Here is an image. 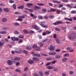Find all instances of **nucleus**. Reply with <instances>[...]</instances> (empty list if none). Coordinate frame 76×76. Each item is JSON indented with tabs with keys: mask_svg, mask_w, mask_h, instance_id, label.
Segmentation results:
<instances>
[{
	"mask_svg": "<svg viewBox=\"0 0 76 76\" xmlns=\"http://www.w3.org/2000/svg\"><path fill=\"white\" fill-rule=\"evenodd\" d=\"M76 33H72L68 35V37L69 39H74V37H75V36H76Z\"/></svg>",
	"mask_w": 76,
	"mask_h": 76,
	"instance_id": "nucleus-1",
	"label": "nucleus"
},
{
	"mask_svg": "<svg viewBox=\"0 0 76 76\" xmlns=\"http://www.w3.org/2000/svg\"><path fill=\"white\" fill-rule=\"evenodd\" d=\"M54 48H55V46L53 45H50V48H49V50L50 51H54Z\"/></svg>",
	"mask_w": 76,
	"mask_h": 76,
	"instance_id": "nucleus-7",
	"label": "nucleus"
},
{
	"mask_svg": "<svg viewBox=\"0 0 76 76\" xmlns=\"http://www.w3.org/2000/svg\"><path fill=\"white\" fill-rule=\"evenodd\" d=\"M15 34H19V32L17 31H14Z\"/></svg>",
	"mask_w": 76,
	"mask_h": 76,
	"instance_id": "nucleus-50",
	"label": "nucleus"
},
{
	"mask_svg": "<svg viewBox=\"0 0 76 76\" xmlns=\"http://www.w3.org/2000/svg\"><path fill=\"white\" fill-rule=\"evenodd\" d=\"M14 1L12 0H10L9 1V2L10 3H14Z\"/></svg>",
	"mask_w": 76,
	"mask_h": 76,
	"instance_id": "nucleus-57",
	"label": "nucleus"
},
{
	"mask_svg": "<svg viewBox=\"0 0 76 76\" xmlns=\"http://www.w3.org/2000/svg\"><path fill=\"white\" fill-rule=\"evenodd\" d=\"M15 52V53H17L18 54H20L22 52V50H21V49L18 48L16 49ZM15 52L13 51H12V54H15Z\"/></svg>",
	"mask_w": 76,
	"mask_h": 76,
	"instance_id": "nucleus-2",
	"label": "nucleus"
},
{
	"mask_svg": "<svg viewBox=\"0 0 76 76\" xmlns=\"http://www.w3.org/2000/svg\"><path fill=\"white\" fill-rule=\"evenodd\" d=\"M41 55H42V56H48L47 55L43 53H41Z\"/></svg>",
	"mask_w": 76,
	"mask_h": 76,
	"instance_id": "nucleus-53",
	"label": "nucleus"
},
{
	"mask_svg": "<svg viewBox=\"0 0 76 76\" xmlns=\"http://www.w3.org/2000/svg\"><path fill=\"white\" fill-rule=\"evenodd\" d=\"M11 39L12 41H15V37H11Z\"/></svg>",
	"mask_w": 76,
	"mask_h": 76,
	"instance_id": "nucleus-39",
	"label": "nucleus"
},
{
	"mask_svg": "<svg viewBox=\"0 0 76 76\" xmlns=\"http://www.w3.org/2000/svg\"><path fill=\"white\" fill-rule=\"evenodd\" d=\"M23 53H24V54H28V52L25 50H23Z\"/></svg>",
	"mask_w": 76,
	"mask_h": 76,
	"instance_id": "nucleus-35",
	"label": "nucleus"
},
{
	"mask_svg": "<svg viewBox=\"0 0 76 76\" xmlns=\"http://www.w3.org/2000/svg\"><path fill=\"white\" fill-rule=\"evenodd\" d=\"M4 43L2 42H1L0 41V47H1V46H3L4 45Z\"/></svg>",
	"mask_w": 76,
	"mask_h": 76,
	"instance_id": "nucleus-45",
	"label": "nucleus"
},
{
	"mask_svg": "<svg viewBox=\"0 0 76 76\" xmlns=\"http://www.w3.org/2000/svg\"><path fill=\"white\" fill-rule=\"evenodd\" d=\"M7 20V19L6 18H4L2 19V21L3 22H6Z\"/></svg>",
	"mask_w": 76,
	"mask_h": 76,
	"instance_id": "nucleus-20",
	"label": "nucleus"
},
{
	"mask_svg": "<svg viewBox=\"0 0 76 76\" xmlns=\"http://www.w3.org/2000/svg\"><path fill=\"white\" fill-rule=\"evenodd\" d=\"M39 44L41 45L40 47H41V46H42V45H44V43L41 42H39Z\"/></svg>",
	"mask_w": 76,
	"mask_h": 76,
	"instance_id": "nucleus-54",
	"label": "nucleus"
},
{
	"mask_svg": "<svg viewBox=\"0 0 76 76\" xmlns=\"http://www.w3.org/2000/svg\"><path fill=\"white\" fill-rule=\"evenodd\" d=\"M37 5H38V6H44V4H37Z\"/></svg>",
	"mask_w": 76,
	"mask_h": 76,
	"instance_id": "nucleus-52",
	"label": "nucleus"
},
{
	"mask_svg": "<svg viewBox=\"0 0 76 76\" xmlns=\"http://www.w3.org/2000/svg\"><path fill=\"white\" fill-rule=\"evenodd\" d=\"M33 61H39V59H38V58H35V57H34L33 58Z\"/></svg>",
	"mask_w": 76,
	"mask_h": 76,
	"instance_id": "nucleus-12",
	"label": "nucleus"
},
{
	"mask_svg": "<svg viewBox=\"0 0 76 76\" xmlns=\"http://www.w3.org/2000/svg\"><path fill=\"white\" fill-rule=\"evenodd\" d=\"M74 73V72L72 71H70L69 72V74L70 75H73Z\"/></svg>",
	"mask_w": 76,
	"mask_h": 76,
	"instance_id": "nucleus-38",
	"label": "nucleus"
},
{
	"mask_svg": "<svg viewBox=\"0 0 76 76\" xmlns=\"http://www.w3.org/2000/svg\"><path fill=\"white\" fill-rule=\"evenodd\" d=\"M34 76H39L38 74L37 73H34Z\"/></svg>",
	"mask_w": 76,
	"mask_h": 76,
	"instance_id": "nucleus-64",
	"label": "nucleus"
},
{
	"mask_svg": "<svg viewBox=\"0 0 76 76\" xmlns=\"http://www.w3.org/2000/svg\"><path fill=\"white\" fill-rule=\"evenodd\" d=\"M50 72V71H48L45 72L44 74L45 75H49V72Z\"/></svg>",
	"mask_w": 76,
	"mask_h": 76,
	"instance_id": "nucleus-29",
	"label": "nucleus"
},
{
	"mask_svg": "<svg viewBox=\"0 0 76 76\" xmlns=\"http://www.w3.org/2000/svg\"><path fill=\"white\" fill-rule=\"evenodd\" d=\"M48 40H49V39H46L43 41V42H47V41L48 42H50V41H48Z\"/></svg>",
	"mask_w": 76,
	"mask_h": 76,
	"instance_id": "nucleus-30",
	"label": "nucleus"
},
{
	"mask_svg": "<svg viewBox=\"0 0 76 76\" xmlns=\"http://www.w3.org/2000/svg\"><path fill=\"white\" fill-rule=\"evenodd\" d=\"M66 6V7H70V8H72V7L71 4H66L65 5Z\"/></svg>",
	"mask_w": 76,
	"mask_h": 76,
	"instance_id": "nucleus-25",
	"label": "nucleus"
},
{
	"mask_svg": "<svg viewBox=\"0 0 76 76\" xmlns=\"http://www.w3.org/2000/svg\"><path fill=\"white\" fill-rule=\"evenodd\" d=\"M14 26H19V23H18L16 22L14 23Z\"/></svg>",
	"mask_w": 76,
	"mask_h": 76,
	"instance_id": "nucleus-31",
	"label": "nucleus"
},
{
	"mask_svg": "<svg viewBox=\"0 0 76 76\" xmlns=\"http://www.w3.org/2000/svg\"><path fill=\"white\" fill-rule=\"evenodd\" d=\"M62 1L63 2H65V3L68 2V0H62Z\"/></svg>",
	"mask_w": 76,
	"mask_h": 76,
	"instance_id": "nucleus-58",
	"label": "nucleus"
},
{
	"mask_svg": "<svg viewBox=\"0 0 76 76\" xmlns=\"http://www.w3.org/2000/svg\"><path fill=\"white\" fill-rule=\"evenodd\" d=\"M48 54L50 56H54V55H56V52L54 51L53 52H50L48 53Z\"/></svg>",
	"mask_w": 76,
	"mask_h": 76,
	"instance_id": "nucleus-10",
	"label": "nucleus"
},
{
	"mask_svg": "<svg viewBox=\"0 0 76 76\" xmlns=\"http://www.w3.org/2000/svg\"><path fill=\"white\" fill-rule=\"evenodd\" d=\"M52 60V58L50 57H48L46 58L47 61H51Z\"/></svg>",
	"mask_w": 76,
	"mask_h": 76,
	"instance_id": "nucleus-21",
	"label": "nucleus"
},
{
	"mask_svg": "<svg viewBox=\"0 0 76 76\" xmlns=\"http://www.w3.org/2000/svg\"><path fill=\"white\" fill-rule=\"evenodd\" d=\"M56 62H57V61L54 60V61H52V64H55V63H56Z\"/></svg>",
	"mask_w": 76,
	"mask_h": 76,
	"instance_id": "nucleus-59",
	"label": "nucleus"
},
{
	"mask_svg": "<svg viewBox=\"0 0 76 76\" xmlns=\"http://www.w3.org/2000/svg\"><path fill=\"white\" fill-rule=\"evenodd\" d=\"M68 58H64L62 60V62L63 63H64V62H65V61H67V60H68Z\"/></svg>",
	"mask_w": 76,
	"mask_h": 76,
	"instance_id": "nucleus-13",
	"label": "nucleus"
},
{
	"mask_svg": "<svg viewBox=\"0 0 76 76\" xmlns=\"http://www.w3.org/2000/svg\"><path fill=\"white\" fill-rule=\"evenodd\" d=\"M61 57V56L60 55H56L55 56V58H60Z\"/></svg>",
	"mask_w": 76,
	"mask_h": 76,
	"instance_id": "nucleus-33",
	"label": "nucleus"
},
{
	"mask_svg": "<svg viewBox=\"0 0 76 76\" xmlns=\"http://www.w3.org/2000/svg\"><path fill=\"white\" fill-rule=\"evenodd\" d=\"M33 56L35 57H40L41 56L37 53H34L33 54Z\"/></svg>",
	"mask_w": 76,
	"mask_h": 76,
	"instance_id": "nucleus-16",
	"label": "nucleus"
},
{
	"mask_svg": "<svg viewBox=\"0 0 76 76\" xmlns=\"http://www.w3.org/2000/svg\"><path fill=\"white\" fill-rule=\"evenodd\" d=\"M12 7L14 9H16V6L15 4H13L12 5Z\"/></svg>",
	"mask_w": 76,
	"mask_h": 76,
	"instance_id": "nucleus-41",
	"label": "nucleus"
},
{
	"mask_svg": "<svg viewBox=\"0 0 76 76\" xmlns=\"http://www.w3.org/2000/svg\"><path fill=\"white\" fill-rule=\"evenodd\" d=\"M14 60H16V61H20V59L18 57H16L14 58Z\"/></svg>",
	"mask_w": 76,
	"mask_h": 76,
	"instance_id": "nucleus-19",
	"label": "nucleus"
},
{
	"mask_svg": "<svg viewBox=\"0 0 76 76\" xmlns=\"http://www.w3.org/2000/svg\"><path fill=\"white\" fill-rule=\"evenodd\" d=\"M67 50L68 51H70V53H72L73 51V50H72V49L70 47H68L67 48Z\"/></svg>",
	"mask_w": 76,
	"mask_h": 76,
	"instance_id": "nucleus-11",
	"label": "nucleus"
},
{
	"mask_svg": "<svg viewBox=\"0 0 76 76\" xmlns=\"http://www.w3.org/2000/svg\"><path fill=\"white\" fill-rule=\"evenodd\" d=\"M32 28H34L35 29H36V30H37V31H38L39 29V28L38 27V26H37L36 25H33L32 26Z\"/></svg>",
	"mask_w": 76,
	"mask_h": 76,
	"instance_id": "nucleus-6",
	"label": "nucleus"
},
{
	"mask_svg": "<svg viewBox=\"0 0 76 76\" xmlns=\"http://www.w3.org/2000/svg\"><path fill=\"white\" fill-rule=\"evenodd\" d=\"M39 75L41 76H43L44 75V74H43V72L42 71H39Z\"/></svg>",
	"mask_w": 76,
	"mask_h": 76,
	"instance_id": "nucleus-22",
	"label": "nucleus"
},
{
	"mask_svg": "<svg viewBox=\"0 0 76 76\" xmlns=\"http://www.w3.org/2000/svg\"><path fill=\"white\" fill-rule=\"evenodd\" d=\"M32 48L35 51H40V48L37 46L36 44H34L32 46Z\"/></svg>",
	"mask_w": 76,
	"mask_h": 76,
	"instance_id": "nucleus-3",
	"label": "nucleus"
},
{
	"mask_svg": "<svg viewBox=\"0 0 76 76\" xmlns=\"http://www.w3.org/2000/svg\"><path fill=\"white\" fill-rule=\"evenodd\" d=\"M60 51V49H57L56 50H55L56 52H59V51Z\"/></svg>",
	"mask_w": 76,
	"mask_h": 76,
	"instance_id": "nucleus-63",
	"label": "nucleus"
},
{
	"mask_svg": "<svg viewBox=\"0 0 76 76\" xmlns=\"http://www.w3.org/2000/svg\"><path fill=\"white\" fill-rule=\"evenodd\" d=\"M6 33V31H1L0 32L1 34H5Z\"/></svg>",
	"mask_w": 76,
	"mask_h": 76,
	"instance_id": "nucleus-26",
	"label": "nucleus"
},
{
	"mask_svg": "<svg viewBox=\"0 0 76 76\" xmlns=\"http://www.w3.org/2000/svg\"><path fill=\"white\" fill-rule=\"evenodd\" d=\"M18 20L19 21H22V20H23V19H24L25 18V16H20L18 17Z\"/></svg>",
	"mask_w": 76,
	"mask_h": 76,
	"instance_id": "nucleus-9",
	"label": "nucleus"
},
{
	"mask_svg": "<svg viewBox=\"0 0 76 76\" xmlns=\"http://www.w3.org/2000/svg\"><path fill=\"white\" fill-rule=\"evenodd\" d=\"M71 13L72 14H75L76 13V12L75 11H72L71 12Z\"/></svg>",
	"mask_w": 76,
	"mask_h": 76,
	"instance_id": "nucleus-55",
	"label": "nucleus"
},
{
	"mask_svg": "<svg viewBox=\"0 0 76 76\" xmlns=\"http://www.w3.org/2000/svg\"><path fill=\"white\" fill-rule=\"evenodd\" d=\"M45 33L46 34H50L51 33V32L50 31H47L45 32Z\"/></svg>",
	"mask_w": 76,
	"mask_h": 76,
	"instance_id": "nucleus-36",
	"label": "nucleus"
},
{
	"mask_svg": "<svg viewBox=\"0 0 76 76\" xmlns=\"http://www.w3.org/2000/svg\"><path fill=\"white\" fill-rule=\"evenodd\" d=\"M7 63L9 66H11L13 64V61L10 60H8L7 61Z\"/></svg>",
	"mask_w": 76,
	"mask_h": 76,
	"instance_id": "nucleus-8",
	"label": "nucleus"
},
{
	"mask_svg": "<svg viewBox=\"0 0 76 76\" xmlns=\"http://www.w3.org/2000/svg\"><path fill=\"white\" fill-rule=\"evenodd\" d=\"M25 9L26 10H29V12H34V11L32 9H28V8H26Z\"/></svg>",
	"mask_w": 76,
	"mask_h": 76,
	"instance_id": "nucleus-28",
	"label": "nucleus"
},
{
	"mask_svg": "<svg viewBox=\"0 0 76 76\" xmlns=\"http://www.w3.org/2000/svg\"><path fill=\"white\" fill-rule=\"evenodd\" d=\"M28 63H29V64H31L34 63V61L31 59H30L28 61Z\"/></svg>",
	"mask_w": 76,
	"mask_h": 76,
	"instance_id": "nucleus-17",
	"label": "nucleus"
},
{
	"mask_svg": "<svg viewBox=\"0 0 76 76\" xmlns=\"http://www.w3.org/2000/svg\"><path fill=\"white\" fill-rule=\"evenodd\" d=\"M22 42H23V40H22L21 39H20L18 41V43L19 44H20V43H22Z\"/></svg>",
	"mask_w": 76,
	"mask_h": 76,
	"instance_id": "nucleus-48",
	"label": "nucleus"
},
{
	"mask_svg": "<svg viewBox=\"0 0 76 76\" xmlns=\"http://www.w3.org/2000/svg\"><path fill=\"white\" fill-rule=\"evenodd\" d=\"M68 56H69V54L68 53L64 54L63 56L64 57H67Z\"/></svg>",
	"mask_w": 76,
	"mask_h": 76,
	"instance_id": "nucleus-32",
	"label": "nucleus"
},
{
	"mask_svg": "<svg viewBox=\"0 0 76 76\" xmlns=\"http://www.w3.org/2000/svg\"><path fill=\"white\" fill-rule=\"evenodd\" d=\"M53 68L54 67L52 66H49L47 67V68L48 69H53Z\"/></svg>",
	"mask_w": 76,
	"mask_h": 76,
	"instance_id": "nucleus-27",
	"label": "nucleus"
},
{
	"mask_svg": "<svg viewBox=\"0 0 76 76\" xmlns=\"http://www.w3.org/2000/svg\"><path fill=\"white\" fill-rule=\"evenodd\" d=\"M27 6L28 7H31L32 6V4L31 3H28L27 4Z\"/></svg>",
	"mask_w": 76,
	"mask_h": 76,
	"instance_id": "nucleus-24",
	"label": "nucleus"
},
{
	"mask_svg": "<svg viewBox=\"0 0 76 76\" xmlns=\"http://www.w3.org/2000/svg\"><path fill=\"white\" fill-rule=\"evenodd\" d=\"M24 7L23 6H21L20 7H18V8L19 9H23V8Z\"/></svg>",
	"mask_w": 76,
	"mask_h": 76,
	"instance_id": "nucleus-40",
	"label": "nucleus"
},
{
	"mask_svg": "<svg viewBox=\"0 0 76 76\" xmlns=\"http://www.w3.org/2000/svg\"><path fill=\"white\" fill-rule=\"evenodd\" d=\"M26 48L27 50H31V46H27L26 47Z\"/></svg>",
	"mask_w": 76,
	"mask_h": 76,
	"instance_id": "nucleus-34",
	"label": "nucleus"
},
{
	"mask_svg": "<svg viewBox=\"0 0 76 76\" xmlns=\"http://www.w3.org/2000/svg\"><path fill=\"white\" fill-rule=\"evenodd\" d=\"M23 32H24V34H28V31H27L25 29L23 30Z\"/></svg>",
	"mask_w": 76,
	"mask_h": 76,
	"instance_id": "nucleus-23",
	"label": "nucleus"
},
{
	"mask_svg": "<svg viewBox=\"0 0 76 76\" xmlns=\"http://www.w3.org/2000/svg\"><path fill=\"white\" fill-rule=\"evenodd\" d=\"M15 71L17 72H20V70H19V69H16L15 70Z\"/></svg>",
	"mask_w": 76,
	"mask_h": 76,
	"instance_id": "nucleus-56",
	"label": "nucleus"
},
{
	"mask_svg": "<svg viewBox=\"0 0 76 76\" xmlns=\"http://www.w3.org/2000/svg\"><path fill=\"white\" fill-rule=\"evenodd\" d=\"M28 69V67H25L24 69V71H26Z\"/></svg>",
	"mask_w": 76,
	"mask_h": 76,
	"instance_id": "nucleus-60",
	"label": "nucleus"
},
{
	"mask_svg": "<svg viewBox=\"0 0 76 76\" xmlns=\"http://www.w3.org/2000/svg\"><path fill=\"white\" fill-rule=\"evenodd\" d=\"M53 3H60V1H53Z\"/></svg>",
	"mask_w": 76,
	"mask_h": 76,
	"instance_id": "nucleus-49",
	"label": "nucleus"
},
{
	"mask_svg": "<svg viewBox=\"0 0 76 76\" xmlns=\"http://www.w3.org/2000/svg\"><path fill=\"white\" fill-rule=\"evenodd\" d=\"M61 14H62L63 15H66V13L65 12L63 11L62 10L61 11Z\"/></svg>",
	"mask_w": 76,
	"mask_h": 76,
	"instance_id": "nucleus-43",
	"label": "nucleus"
},
{
	"mask_svg": "<svg viewBox=\"0 0 76 76\" xmlns=\"http://www.w3.org/2000/svg\"><path fill=\"white\" fill-rule=\"evenodd\" d=\"M65 20H69V21H72L73 20V19L72 18H65Z\"/></svg>",
	"mask_w": 76,
	"mask_h": 76,
	"instance_id": "nucleus-14",
	"label": "nucleus"
},
{
	"mask_svg": "<svg viewBox=\"0 0 76 76\" xmlns=\"http://www.w3.org/2000/svg\"><path fill=\"white\" fill-rule=\"evenodd\" d=\"M14 13L16 15H20V12H15Z\"/></svg>",
	"mask_w": 76,
	"mask_h": 76,
	"instance_id": "nucleus-37",
	"label": "nucleus"
},
{
	"mask_svg": "<svg viewBox=\"0 0 76 76\" xmlns=\"http://www.w3.org/2000/svg\"><path fill=\"white\" fill-rule=\"evenodd\" d=\"M38 18L39 19H42L43 17L42 16L39 15L38 16Z\"/></svg>",
	"mask_w": 76,
	"mask_h": 76,
	"instance_id": "nucleus-51",
	"label": "nucleus"
},
{
	"mask_svg": "<svg viewBox=\"0 0 76 76\" xmlns=\"http://www.w3.org/2000/svg\"><path fill=\"white\" fill-rule=\"evenodd\" d=\"M55 40L56 41V42L58 44H60L61 43V42L58 40V39L56 38Z\"/></svg>",
	"mask_w": 76,
	"mask_h": 76,
	"instance_id": "nucleus-18",
	"label": "nucleus"
},
{
	"mask_svg": "<svg viewBox=\"0 0 76 76\" xmlns=\"http://www.w3.org/2000/svg\"><path fill=\"white\" fill-rule=\"evenodd\" d=\"M56 13L58 14H60V11L58 10H57V11Z\"/></svg>",
	"mask_w": 76,
	"mask_h": 76,
	"instance_id": "nucleus-62",
	"label": "nucleus"
},
{
	"mask_svg": "<svg viewBox=\"0 0 76 76\" xmlns=\"http://www.w3.org/2000/svg\"><path fill=\"white\" fill-rule=\"evenodd\" d=\"M42 11L44 12H47V10L45 9H42Z\"/></svg>",
	"mask_w": 76,
	"mask_h": 76,
	"instance_id": "nucleus-61",
	"label": "nucleus"
},
{
	"mask_svg": "<svg viewBox=\"0 0 76 76\" xmlns=\"http://www.w3.org/2000/svg\"><path fill=\"white\" fill-rule=\"evenodd\" d=\"M50 10L51 12H55L56 11V10H55L54 9L51 8L50 9Z\"/></svg>",
	"mask_w": 76,
	"mask_h": 76,
	"instance_id": "nucleus-46",
	"label": "nucleus"
},
{
	"mask_svg": "<svg viewBox=\"0 0 76 76\" xmlns=\"http://www.w3.org/2000/svg\"><path fill=\"white\" fill-rule=\"evenodd\" d=\"M24 37L22 35H20L18 36L19 38H23Z\"/></svg>",
	"mask_w": 76,
	"mask_h": 76,
	"instance_id": "nucleus-47",
	"label": "nucleus"
},
{
	"mask_svg": "<svg viewBox=\"0 0 76 76\" xmlns=\"http://www.w3.org/2000/svg\"><path fill=\"white\" fill-rule=\"evenodd\" d=\"M41 24H40L41 26L43 27V28H47L48 26L47 25H44V24L45 23V22L43 21L40 22Z\"/></svg>",
	"mask_w": 76,
	"mask_h": 76,
	"instance_id": "nucleus-4",
	"label": "nucleus"
},
{
	"mask_svg": "<svg viewBox=\"0 0 76 76\" xmlns=\"http://www.w3.org/2000/svg\"><path fill=\"white\" fill-rule=\"evenodd\" d=\"M55 30L56 31H61V30H60V29L57 28H55Z\"/></svg>",
	"mask_w": 76,
	"mask_h": 76,
	"instance_id": "nucleus-44",
	"label": "nucleus"
},
{
	"mask_svg": "<svg viewBox=\"0 0 76 76\" xmlns=\"http://www.w3.org/2000/svg\"><path fill=\"white\" fill-rule=\"evenodd\" d=\"M58 68H55L53 69V71L54 72H57V71H58Z\"/></svg>",
	"mask_w": 76,
	"mask_h": 76,
	"instance_id": "nucleus-42",
	"label": "nucleus"
},
{
	"mask_svg": "<svg viewBox=\"0 0 76 76\" xmlns=\"http://www.w3.org/2000/svg\"><path fill=\"white\" fill-rule=\"evenodd\" d=\"M63 23V22L61 21H57L56 22L53 23V24L54 25H58V24H61Z\"/></svg>",
	"mask_w": 76,
	"mask_h": 76,
	"instance_id": "nucleus-5",
	"label": "nucleus"
},
{
	"mask_svg": "<svg viewBox=\"0 0 76 76\" xmlns=\"http://www.w3.org/2000/svg\"><path fill=\"white\" fill-rule=\"evenodd\" d=\"M3 10L4 12H9V10L7 8H4Z\"/></svg>",
	"mask_w": 76,
	"mask_h": 76,
	"instance_id": "nucleus-15",
	"label": "nucleus"
}]
</instances>
